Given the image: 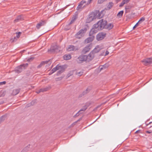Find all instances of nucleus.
<instances>
[{"instance_id":"nucleus-1","label":"nucleus","mask_w":152,"mask_h":152,"mask_svg":"<svg viewBox=\"0 0 152 152\" xmlns=\"http://www.w3.org/2000/svg\"><path fill=\"white\" fill-rule=\"evenodd\" d=\"M107 23L106 21L101 19L96 24L94 25V27L96 28H97L99 30H102L103 28H105Z\"/></svg>"},{"instance_id":"nucleus-2","label":"nucleus","mask_w":152,"mask_h":152,"mask_svg":"<svg viewBox=\"0 0 152 152\" xmlns=\"http://www.w3.org/2000/svg\"><path fill=\"white\" fill-rule=\"evenodd\" d=\"M28 65V64L27 63L21 64L15 68V71L17 73H20L22 72L23 69H25L27 66Z\"/></svg>"},{"instance_id":"nucleus-3","label":"nucleus","mask_w":152,"mask_h":152,"mask_svg":"<svg viewBox=\"0 0 152 152\" xmlns=\"http://www.w3.org/2000/svg\"><path fill=\"white\" fill-rule=\"evenodd\" d=\"M86 28L80 30L75 35L76 38L80 39L83 37L86 31Z\"/></svg>"},{"instance_id":"nucleus-4","label":"nucleus","mask_w":152,"mask_h":152,"mask_svg":"<svg viewBox=\"0 0 152 152\" xmlns=\"http://www.w3.org/2000/svg\"><path fill=\"white\" fill-rule=\"evenodd\" d=\"M78 63H81L83 61H86V55H81L79 56L77 60Z\"/></svg>"},{"instance_id":"nucleus-5","label":"nucleus","mask_w":152,"mask_h":152,"mask_svg":"<svg viewBox=\"0 0 152 152\" xmlns=\"http://www.w3.org/2000/svg\"><path fill=\"white\" fill-rule=\"evenodd\" d=\"M106 34L103 32L98 33L96 36V39L98 41L101 40L105 37Z\"/></svg>"},{"instance_id":"nucleus-6","label":"nucleus","mask_w":152,"mask_h":152,"mask_svg":"<svg viewBox=\"0 0 152 152\" xmlns=\"http://www.w3.org/2000/svg\"><path fill=\"white\" fill-rule=\"evenodd\" d=\"M96 18L95 13L94 12H92L89 15L87 19V22L88 23H89Z\"/></svg>"},{"instance_id":"nucleus-7","label":"nucleus","mask_w":152,"mask_h":152,"mask_svg":"<svg viewBox=\"0 0 152 152\" xmlns=\"http://www.w3.org/2000/svg\"><path fill=\"white\" fill-rule=\"evenodd\" d=\"M95 55L92 52H91L87 55H86V61L89 62L91 61L94 58Z\"/></svg>"},{"instance_id":"nucleus-8","label":"nucleus","mask_w":152,"mask_h":152,"mask_svg":"<svg viewBox=\"0 0 152 152\" xmlns=\"http://www.w3.org/2000/svg\"><path fill=\"white\" fill-rule=\"evenodd\" d=\"M77 18L76 16L75 15L74 16H73L72 18V19L70 22V23L68 24L67 25H66V27L65 28V29L66 30H68L69 29L71 28V27L69 26V25L72 23L75 20L76 18Z\"/></svg>"},{"instance_id":"nucleus-9","label":"nucleus","mask_w":152,"mask_h":152,"mask_svg":"<svg viewBox=\"0 0 152 152\" xmlns=\"http://www.w3.org/2000/svg\"><path fill=\"white\" fill-rule=\"evenodd\" d=\"M145 65H147L152 63V58H148L142 61Z\"/></svg>"},{"instance_id":"nucleus-10","label":"nucleus","mask_w":152,"mask_h":152,"mask_svg":"<svg viewBox=\"0 0 152 152\" xmlns=\"http://www.w3.org/2000/svg\"><path fill=\"white\" fill-rule=\"evenodd\" d=\"M59 47L56 45H55L54 46H51L50 51L52 52H59V50H58Z\"/></svg>"},{"instance_id":"nucleus-11","label":"nucleus","mask_w":152,"mask_h":152,"mask_svg":"<svg viewBox=\"0 0 152 152\" xmlns=\"http://www.w3.org/2000/svg\"><path fill=\"white\" fill-rule=\"evenodd\" d=\"M99 30L98 28H96L94 27V25L93 26V27L92 29L91 30L89 33V35L90 36L96 33L98 30Z\"/></svg>"},{"instance_id":"nucleus-12","label":"nucleus","mask_w":152,"mask_h":152,"mask_svg":"<svg viewBox=\"0 0 152 152\" xmlns=\"http://www.w3.org/2000/svg\"><path fill=\"white\" fill-rule=\"evenodd\" d=\"M46 22L45 20H42L37 23L36 25V27L37 29H39L42 26H43L46 24Z\"/></svg>"},{"instance_id":"nucleus-13","label":"nucleus","mask_w":152,"mask_h":152,"mask_svg":"<svg viewBox=\"0 0 152 152\" xmlns=\"http://www.w3.org/2000/svg\"><path fill=\"white\" fill-rule=\"evenodd\" d=\"M91 45H88L86 46L83 49L82 52L83 53H86L88 52L91 49Z\"/></svg>"},{"instance_id":"nucleus-14","label":"nucleus","mask_w":152,"mask_h":152,"mask_svg":"<svg viewBox=\"0 0 152 152\" xmlns=\"http://www.w3.org/2000/svg\"><path fill=\"white\" fill-rule=\"evenodd\" d=\"M77 48H76L75 46L73 45H69L67 48V50L68 51H75L77 50Z\"/></svg>"},{"instance_id":"nucleus-15","label":"nucleus","mask_w":152,"mask_h":152,"mask_svg":"<svg viewBox=\"0 0 152 152\" xmlns=\"http://www.w3.org/2000/svg\"><path fill=\"white\" fill-rule=\"evenodd\" d=\"M24 19V17L22 15H20L17 17L14 20V22H17L22 20Z\"/></svg>"},{"instance_id":"nucleus-16","label":"nucleus","mask_w":152,"mask_h":152,"mask_svg":"<svg viewBox=\"0 0 152 152\" xmlns=\"http://www.w3.org/2000/svg\"><path fill=\"white\" fill-rule=\"evenodd\" d=\"M58 70H59V71L57 73L58 75L63 72L64 71V70L63 66H59L58 65Z\"/></svg>"},{"instance_id":"nucleus-17","label":"nucleus","mask_w":152,"mask_h":152,"mask_svg":"<svg viewBox=\"0 0 152 152\" xmlns=\"http://www.w3.org/2000/svg\"><path fill=\"white\" fill-rule=\"evenodd\" d=\"M87 106L85 105L83 108H82V109H81L74 116H78L81 113L80 112L82 111H85L87 109Z\"/></svg>"},{"instance_id":"nucleus-18","label":"nucleus","mask_w":152,"mask_h":152,"mask_svg":"<svg viewBox=\"0 0 152 152\" xmlns=\"http://www.w3.org/2000/svg\"><path fill=\"white\" fill-rule=\"evenodd\" d=\"M86 0H82L79 4V5L77 7V9L78 10L81 8L82 6L84 4H86Z\"/></svg>"},{"instance_id":"nucleus-19","label":"nucleus","mask_w":152,"mask_h":152,"mask_svg":"<svg viewBox=\"0 0 152 152\" xmlns=\"http://www.w3.org/2000/svg\"><path fill=\"white\" fill-rule=\"evenodd\" d=\"M100 50L99 47L97 46L91 52H92V53H94V54L95 56V54L99 52Z\"/></svg>"},{"instance_id":"nucleus-20","label":"nucleus","mask_w":152,"mask_h":152,"mask_svg":"<svg viewBox=\"0 0 152 152\" xmlns=\"http://www.w3.org/2000/svg\"><path fill=\"white\" fill-rule=\"evenodd\" d=\"M113 23H110L106 25L105 28L108 30L111 29L113 27Z\"/></svg>"},{"instance_id":"nucleus-21","label":"nucleus","mask_w":152,"mask_h":152,"mask_svg":"<svg viewBox=\"0 0 152 152\" xmlns=\"http://www.w3.org/2000/svg\"><path fill=\"white\" fill-rule=\"evenodd\" d=\"M91 36V37L88 38L86 40V41L87 43H88L91 42H92L94 40V36L93 35Z\"/></svg>"},{"instance_id":"nucleus-22","label":"nucleus","mask_w":152,"mask_h":152,"mask_svg":"<svg viewBox=\"0 0 152 152\" xmlns=\"http://www.w3.org/2000/svg\"><path fill=\"white\" fill-rule=\"evenodd\" d=\"M58 65H57L55 67L53 68L51 70L50 72L49 73V74L50 75L54 73L57 70H58Z\"/></svg>"},{"instance_id":"nucleus-23","label":"nucleus","mask_w":152,"mask_h":152,"mask_svg":"<svg viewBox=\"0 0 152 152\" xmlns=\"http://www.w3.org/2000/svg\"><path fill=\"white\" fill-rule=\"evenodd\" d=\"M20 90L19 88L14 89L12 93V94L13 95H17L19 92Z\"/></svg>"},{"instance_id":"nucleus-24","label":"nucleus","mask_w":152,"mask_h":152,"mask_svg":"<svg viewBox=\"0 0 152 152\" xmlns=\"http://www.w3.org/2000/svg\"><path fill=\"white\" fill-rule=\"evenodd\" d=\"M113 5V3L112 2H110L107 5V8H106L107 10H109L111 9Z\"/></svg>"},{"instance_id":"nucleus-25","label":"nucleus","mask_w":152,"mask_h":152,"mask_svg":"<svg viewBox=\"0 0 152 152\" xmlns=\"http://www.w3.org/2000/svg\"><path fill=\"white\" fill-rule=\"evenodd\" d=\"M71 58V56L70 54L65 55L63 56L64 59L66 60L70 59Z\"/></svg>"},{"instance_id":"nucleus-26","label":"nucleus","mask_w":152,"mask_h":152,"mask_svg":"<svg viewBox=\"0 0 152 152\" xmlns=\"http://www.w3.org/2000/svg\"><path fill=\"white\" fill-rule=\"evenodd\" d=\"M48 63V65H50V64L51 63V62L50 60H49V61H42L41 63L40 64V65H39L38 67H39L40 66H42V65L43 64H47Z\"/></svg>"},{"instance_id":"nucleus-27","label":"nucleus","mask_w":152,"mask_h":152,"mask_svg":"<svg viewBox=\"0 0 152 152\" xmlns=\"http://www.w3.org/2000/svg\"><path fill=\"white\" fill-rule=\"evenodd\" d=\"M50 88V86H49L48 87H47L45 88H42L40 89L39 90V92H43L45 91H47L48 90L49 88Z\"/></svg>"},{"instance_id":"nucleus-28","label":"nucleus","mask_w":152,"mask_h":152,"mask_svg":"<svg viewBox=\"0 0 152 152\" xmlns=\"http://www.w3.org/2000/svg\"><path fill=\"white\" fill-rule=\"evenodd\" d=\"M109 66V65L108 64H105L102 66V67L100 68V70H102L105 69L107 68Z\"/></svg>"},{"instance_id":"nucleus-29","label":"nucleus","mask_w":152,"mask_h":152,"mask_svg":"<svg viewBox=\"0 0 152 152\" xmlns=\"http://www.w3.org/2000/svg\"><path fill=\"white\" fill-rule=\"evenodd\" d=\"M7 116L6 115H3L0 118V123L6 118Z\"/></svg>"},{"instance_id":"nucleus-30","label":"nucleus","mask_w":152,"mask_h":152,"mask_svg":"<svg viewBox=\"0 0 152 152\" xmlns=\"http://www.w3.org/2000/svg\"><path fill=\"white\" fill-rule=\"evenodd\" d=\"M124 13V11L123 10H121L117 14V16L119 17V18L121 17L122 15Z\"/></svg>"},{"instance_id":"nucleus-31","label":"nucleus","mask_w":152,"mask_h":152,"mask_svg":"<svg viewBox=\"0 0 152 152\" xmlns=\"http://www.w3.org/2000/svg\"><path fill=\"white\" fill-rule=\"evenodd\" d=\"M145 20V18L144 17H142L141 18H140V19L139 20L138 22L139 23H140L141 22H142L144 21Z\"/></svg>"},{"instance_id":"nucleus-32","label":"nucleus","mask_w":152,"mask_h":152,"mask_svg":"<svg viewBox=\"0 0 152 152\" xmlns=\"http://www.w3.org/2000/svg\"><path fill=\"white\" fill-rule=\"evenodd\" d=\"M90 90V88H87L85 91H84L83 92V94L84 95L85 94L87 93Z\"/></svg>"},{"instance_id":"nucleus-33","label":"nucleus","mask_w":152,"mask_h":152,"mask_svg":"<svg viewBox=\"0 0 152 152\" xmlns=\"http://www.w3.org/2000/svg\"><path fill=\"white\" fill-rule=\"evenodd\" d=\"M83 72L82 71H80L79 72H77L76 74L79 76H81L83 74Z\"/></svg>"},{"instance_id":"nucleus-34","label":"nucleus","mask_w":152,"mask_h":152,"mask_svg":"<svg viewBox=\"0 0 152 152\" xmlns=\"http://www.w3.org/2000/svg\"><path fill=\"white\" fill-rule=\"evenodd\" d=\"M35 102V100L32 101L29 104H28L29 106H30L31 105H33L34 104Z\"/></svg>"},{"instance_id":"nucleus-35","label":"nucleus","mask_w":152,"mask_h":152,"mask_svg":"<svg viewBox=\"0 0 152 152\" xmlns=\"http://www.w3.org/2000/svg\"><path fill=\"white\" fill-rule=\"evenodd\" d=\"M92 0H88V1L86 2V5H89L91 2Z\"/></svg>"},{"instance_id":"nucleus-36","label":"nucleus","mask_w":152,"mask_h":152,"mask_svg":"<svg viewBox=\"0 0 152 152\" xmlns=\"http://www.w3.org/2000/svg\"><path fill=\"white\" fill-rule=\"evenodd\" d=\"M104 1H103V0H98V3L101 4Z\"/></svg>"},{"instance_id":"nucleus-37","label":"nucleus","mask_w":152,"mask_h":152,"mask_svg":"<svg viewBox=\"0 0 152 152\" xmlns=\"http://www.w3.org/2000/svg\"><path fill=\"white\" fill-rule=\"evenodd\" d=\"M125 4V2H123V1L120 4L119 6L120 7H122V6L124 4Z\"/></svg>"},{"instance_id":"nucleus-38","label":"nucleus","mask_w":152,"mask_h":152,"mask_svg":"<svg viewBox=\"0 0 152 152\" xmlns=\"http://www.w3.org/2000/svg\"><path fill=\"white\" fill-rule=\"evenodd\" d=\"M138 23H139L137 22L133 27V29H134L138 25Z\"/></svg>"},{"instance_id":"nucleus-39","label":"nucleus","mask_w":152,"mask_h":152,"mask_svg":"<svg viewBox=\"0 0 152 152\" xmlns=\"http://www.w3.org/2000/svg\"><path fill=\"white\" fill-rule=\"evenodd\" d=\"M6 82L5 81L2 82H0V85H4L6 84Z\"/></svg>"},{"instance_id":"nucleus-40","label":"nucleus","mask_w":152,"mask_h":152,"mask_svg":"<svg viewBox=\"0 0 152 152\" xmlns=\"http://www.w3.org/2000/svg\"><path fill=\"white\" fill-rule=\"evenodd\" d=\"M129 0H123V1L124 2H125V4H126L129 1Z\"/></svg>"},{"instance_id":"nucleus-41","label":"nucleus","mask_w":152,"mask_h":152,"mask_svg":"<svg viewBox=\"0 0 152 152\" xmlns=\"http://www.w3.org/2000/svg\"><path fill=\"white\" fill-rule=\"evenodd\" d=\"M21 33V32H19L18 34H17V35H16V37H17V38H18L19 37H20V35H19V34H20Z\"/></svg>"},{"instance_id":"nucleus-42","label":"nucleus","mask_w":152,"mask_h":152,"mask_svg":"<svg viewBox=\"0 0 152 152\" xmlns=\"http://www.w3.org/2000/svg\"><path fill=\"white\" fill-rule=\"evenodd\" d=\"M100 14V13H99L97 16L98 18L99 19L102 17V16H100L99 15Z\"/></svg>"},{"instance_id":"nucleus-43","label":"nucleus","mask_w":152,"mask_h":152,"mask_svg":"<svg viewBox=\"0 0 152 152\" xmlns=\"http://www.w3.org/2000/svg\"><path fill=\"white\" fill-rule=\"evenodd\" d=\"M109 53V52L108 51H106L105 52V56H106Z\"/></svg>"},{"instance_id":"nucleus-44","label":"nucleus","mask_w":152,"mask_h":152,"mask_svg":"<svg viewBox=\"0 0 152 152\" xmlns=\"http://www.w3.org/2000/svg\"><path fill=\"white\" fill-rule=\"evenodd\" d=\"M16 39H17L16 37H14V39H13V41H16Z\"/></svg>"},{"instance_id":"nucleus-45","label":"nucleus","mask_w":152,"mask_h":152,"mask_svg":"<svg viewBox=\"0 0 152 152\" xmlns=\"http://www.w3.org/2000/svg\"><path fill=\"white\" fill-rule=\"evenodd\" d=\"M146 133H148V134H150L151 133V132L149 131H147L146 132Z\"/></svg>"},{"instance_id":"nucleus-46","label":"nucleus","mask_w":152,"mask_h":152,"mask_svg":"<svg viewBox=\"0 0 152 152\" xmlns=\"http://www.w3.org/2000/svg\"><path fill=\"white\" fill-rule=\"evenodd\" d=\"M33 59V58H30L29 59H28V60L29 61H30L31 59Z\"/></svg>"},{"instance_id":"nucleus-47","label":"nucleus","mask_w":152,"mask_h":152,"mask_svg":"<svg viewBox=\"0 0 152 152\" xmlns=\"http://www.w3.org/2000/svg\"><path fill=\"white\" fill-rule=\"evenodd\" d=\"M40 92H39V91H37V93H40Z\"/></svg>"},{"instance_id":"nucleus-48","label":"nucleus","mask_w":152,"mask_h":152,"mask_svg":"<svg viewBox=\"0 0 152 152\" xmlns=\"http://www.w3.org/2000/svg\"><path fill=\"white\" fill-rule=\"evenodd\" d=\"M152 123V122H149V124H151Z\"/></svg>"},{"instance_id":"nucleus-49","label":"nucleus","mask_w":152,"mask_h":152,"mask_svg":"<svg viewBox=\"0 0 152 152\" xmlns=\"http://www.w3.org/2000/svg\"><path fill=\"white\" fill-rule=\"evenodd\" d=\"M137 132H138V131H137L135 133H137Z\"/></svg>"},{"instance_id":"nucleus-50","label":"nucleus","mask_w":152,"mask_h":152,"mask_svg":"<svg viewBox=\"0 0 152 152\" xmlns=\"http://www.w3.org/2000/svg\"><path fill=\"white\" fill-rule=\"evenodd\" d=\"M107 0H103V1H106Z\"/></svg>"},{"instance_id":"nucleus-51","label":"nucleus","mask_w":152,"mask_h":152,"mask_svg":"<svg viewBox=\"0 0 152 152\" xmlns=\"http://www.w3.org/2000/svg\"><path fill=\"white\" fill-rule=\"evenodd\" d=\"M85 5L83 7H85Z\"/></svg>"},{"instance_id":"nucleus-52","label":"nucleus","mask_w":152,"mask_h":152,"mask_svg":"<svg viewBox=\"0 0 152 152\" xmlns=\"http://www.w3.org/2000/svg\"><path fill=\"white\" fill-rule=\"evenodd\" d=\"M50 1H51L52 0H50Z\"/></svg>"}]
</instances>
